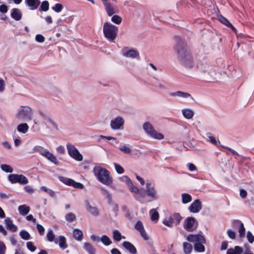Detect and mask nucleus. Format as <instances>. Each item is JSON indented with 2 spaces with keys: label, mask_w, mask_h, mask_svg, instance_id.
<instances>
[{
  "label": "nucleus",
  "mask_w": 254,
  "mask_h": 254,
  "mask_svg": "<svg viewBox=\"0 0 254 254\" xmlns=\"http://www.w3.org/2000/svg\"><path fill=\"white\" fill-rule=\"evenodd\" d=\"M184 228L188 232H192L197 227V222L193 217H188L184 221Z\"/></svg>",
  "instance_id": "1a4fd4ad"
},
{
  "label": "nucleus",
  "mask_w": 254,
  "mask_h": 254,
  "mask_svg": "<svg viewBox=\"0 0 254 254\" xmlns=\"http://www.w3.org/2000/svg\"><path fill=\"white\" fill-rule=\"evenodd\" d=\"M19 235L22 239L25 240H28L31 238L30 234L26 230H21L19 233Z\"/></svg>",
  "instance_id": "ea45409f"
},
{
  "label": "nucleus",
  "mask_w": 254,
  "mask_h": 254,
  "mask_svg": "<svg viewBox=\"0 0 254 254\" xmlns=\"http://www.w3.org/2000/svg\"><path fill=\"white\" fill-rule=\"evenodd\" d=\"M113 164L114 165L116 172L118 174H121L124 172V169L120 165L117 163H114Z\"/></svg>",
  "instance_id": "8fccbe9b"
},
{
  "label": "nucleus",
  "mask_w": 254,
  "mask_h": 254,
  "mask_svg": "<svg viewBox=\"0 0 254 254\" xmlns=\"http://www.w3.org/2000/svg\"><path fill=\"white\" fill-rule=\"evenodd\" d=\"M10 16L15 20L19 21L22 18V13L19 9L13 8L11 10Z\"/></svg>",
  "instance_id": "f3484780"
},
{
  "label": "nucleus",
  "mask_w": 254,
  "mask_h": 254,
  "mask_svg": "<svg viewBox=\"0 0 254 254\" xmlns=\"http://www.w3.org/2000/svg\"><path fill=\"white\" fill-rule=\"evenodd\" d=\"M182 114L185 118L190 119L194 115V112L190 109H184L182 110Z\"/></svg>",
  "instance_id": "cd10ccee"
},
{
  "label": "nucleus",
  "mask_w": 254,
  "mask_h": 254,
  "mask_svg": "<svg viewBox=\"0 0 254 254\" xmlns=\"http://www.w3.org/2000/svg\"><path fill=\"white\" fill-rule=\"evenodd\" d=\"M174 39L176 43L174 49L178 60L186 68H192L194 62L185 40L177 36H175Z\"/></svg>",
  "instance_id": "f257e3e1"
},
{
  "label": "nucleus",
  "mask_w": 254,
  "mask_h": 254,
  "mask_svg": "<svg viewBox=\"0 0 254 254\" xmlns=\"http://www.w3.org/2000/svg\"><path fill=\"white\" fill-rule=\"evenodd\" d=\"M63 5L61 3H56L55 6L52 7V9L56 12H60L63 9Z\"/></svg>",
  "instance_id": "603ef678"
},
{
  "label": "nucleus",
  "mask_w": 254,
  "mask_h": 254,
  "mask_svg": "<svg viewBox=\"0 0 254 254\" xmlns=\"http://www.w3.org/2000/svg\"><path fill=\"white\" fill-rule=\"evenodd\" d=\"M39 115L42 117L44 119L46 120L50 124H51L53 127L56 130L59 129L58 125L51 118L50 116L47 113H44L41 111L39 112Z\"/></svg>",
  "instance_id": "dca6fc26"
},
{
  "label": "nucleus",
  "mask_w": 254,
  "mask_h": 254,
  "mask_svg": "<svg viewBox=\"0 0 254 254\" xmlns=\"http://www.w3.org/2000/svg\"><path fill=\"white\" fill-rule=\"evenodd\" d=\"M83 248L88 252L89 254H95V249L91 244L88 242H85L83 244Z\"/></svg>",
  "instance_id": "5701e85b"
},
{
  "label": "nucleus",
  "mask_w": 254,
  "mask_h": 254,
  "mask_svg": "<svg viewBox=\"0 0 254 254\" xmlns=\"http://www.w3.org/2000/svg\"><path fill=\"white\" fill-rule=\"evenodd\" d=\"M8 8L5 4H1L0 5V12L2 13H5L7 12Z\"/></svg>",
  "instance_id": "0e129e2a"
},
{
  "label": "nucleus",
  "mask_w": 254,
  "mask_h": 254,
  "mask_svg": "<svg viewBox=\"0 0 254 254\" xmlns=\"http://www.w3.org/2000/svg\"><path fill=\"white\" fill-rule=\"evenodd\" d=\"M206 135L208 138L207 140L212 144L218 146V144L220 143L219 140L217 141L215 137L211 135V133L210 132L206 133Z\"/></svg>",
  "instance_id": "c85d7f7f"
},
{
  "label": "nucleus",
  "mask_w": 254,
  "mask_h": 254,
  "mask_svg": "<svg viewBox=\"0 0 254 254\" xmlns=\"http://www.w3.org/2000/svg\"><path fill=\"white\" fill-rule=\"evenodd\" d=\"M26 246L27 249L32 252H34L36 249V247L34 246L33 243L32 242H27L26 243Z\"/></svg>",
  "instance_id": "6e6d98bb"
},
{
  "label": "nucleus",
  "mask_w": 254,
  "mask_h": 254,
  "mask_svg": "<svg viewBox=\"0 0 254 254\" xmlns=\"http://www.w3.org/2000/svg\"><path fill=\"white\" fill-rule=\"evenodd\" d=\"M29 127L26 123H22L19 125L17 127V129L19 132L26 133L28 130Z\"/></svg>",
  "instance_id": "7c9ffc66"
},
{
  "label": "nucleus",
  "mask_w": 254,
  "mask_h": 254,
  "mask_svg": "<svg viewBox=\"0 0 254 254\" xmlns=\"http://www.w3.org/2000/svg\"><path fill=\"white\" fill-rule=\"evenodd\" d=\"M219 21L222 24H224L228 27H230L232 29V30L236 34L237 33V29L235 27H234L232 24L224 17L221 15L219 17Z\"/></svg>",
  "instance_id": "412c9836"
},
{
  "label": "nucleus",
  "mask_w": 254,
  "mask_h": 254,
  "mask_svg": "<svg viewBox=\"0 0 254 254\" xmlns=\"http://www.w3.org/2000/svg\"><path fill=\"white\" fill-rule=\"evenodd\" d=\"M44 157L54 163L55 164H58V161L56 157L53 154L50 153L49 151H48L47 153L45 154V156Z\"/></svg>",
  "instance_id": "72a5a7b5"
},
{
  "label": "nucleus",
  "mask_w": 254,
  "mask_h": 254,
  "mask_svg": "<svg viewBox=\"0 0 254 254\" xmlns=\"http://www.w3.org/2000/svg\"><path fill=\"white\" fill-rule=\"evenodd\" d=\"M30 207L25 204L21 205L18 207L19 213L23 216L27 215L30 211Z\"/></svg>",
  "instance_id": "393cba45"
},
{
  "label": "nucleus",
  "mask_w": 254,
  "mask_h": 254,
  "mask_svg": "<svg viewBox=\"0 0 254 254\" xmlns=\"http://www.w3.org/2000/svg\"><path fill=\"white\" fill-rule=\"evenodd\" d=\"M163 223L168 227H172L173 223V218L172 216H169L168 219H165Z\"/></svg>",
  "instance_id": "c03bdc74"
},
{
  "label": "nucleus",
  "mask_w": 254,
  "mask_h": 254,
  "mask_svg": "<svg viewBox=\"0 0 254 254\" xmlns=\"http://www.w3.org/2000/svg\"><path fill=\"white\" fill-rule=\"evenodd\" d=\"M120 180L122 182L125 183L127 187L132 183L130 178L127 176H124L121 177Z\"/></svg>",
  "instance_id": "864d4df0"
},
{
  "label": "nucleus",
  "mask_w": 254,
  "mask_h": 254,
  "mask_svg": "<svg viewBox=\"0 0 254 254\" xmlns=\"http://www.w3.org/2000/svg\"><path fill=\"white\" fill-rule=\"evenodd\" d=\"M239 236L241 238H243L245 236V228L243 223L241 224V225L239 226Z\"/></svg>",
  "instance_id": "5fc2aeb1"
},
{
  "label": "nucleus",
  "mask_w": 254,
  "mask_h": 254,
  "mask_svg": "<svg viewBox=\"0 0 254 254\" xmlns=\"http://www.w3.org/2000/svg\"><path fill=\"white\" fill-rule=\"evenodd\" d=\"M25 2L32 10L36 9L41 3L40 0H25Z\"/></svg>",
  "instance_id": "6ab92c4d"
},
{
  "label": "nucleus",
  "mask_w": 254,
  "mask_h": 254,
  "mask_svg": "<svg viewBox=\"0 0 254 254\" xmlns=\"http://www.w3.org/2000/svg\"><path fill=\"white\" fill-rule=\"evenodd\" d=\"M60 180L63 182L64 184L72 186V184L74 182V180L71 179L67 178L65 177H61Z\"/></svg>",
  "instance_id": "79ce46f5"
},
{
  "label": "nucleus",
  "mask_w": 254,
  "mask_h": 254,
  "mask_svg": "<svg viewBox=\"0 0 254 254\" xmlns=\"http://www.w3.org/2000/svg\"><path fill=\"white\" fill-rule=\"evenodd\" d=\"M198 69L204 73H207L208 74L212 73V67L208 63L205 62H199L197 64Z\"/></svg>",
  "instance_id": "2eb2a0df"
},
{
  "label": "nucleus",
  "mask_w": 254,
  "mask_h": 254,
  "mask_svg": "<svg viewBox=\"0 0 254 254\" xmlns=\"http://www.w3.org/2000/svg\"><path fill=\"white\" fill-rule=\"evenodd\" d=\"M187 240L189 242L194 243V249L197 252H204L205 247L203 244L205 243V238L200 234H189L187 237Z\"/></svg>",
  "instance_id": "20e7f679"
},
{
  "label": "nucleus",
  "mask_w": 254,
  "mask_h": 254,
  "mask_svg": "<svg viewBox=\"0 0 254 254\" xmlns=\"http://www.w3.org/2000/svg\"><path fill=\"white\" fill-rule=\"evenodd\" d=\"M233 251L235 254H242L243 252V249L239 246H235Z\"/></svg>",
  "instance_id": "680f3d73"
},
{
  "label": "nucleus",
  "mask_w": 254,
  "mask_h": 254,
  "mask_svg": "<svg viewBox=\"0 0 254 254\" xmlns=\"http://www.w3.org/2000/svg\"><path fill=\"white\" fill-rule=\"evenodd\" d=\"M118 31V27L106 22L104 23L103 32L105 37L110 42L115 43Z\"/></svg>",
  "instance_id": "39448f33"
},
{
  "label": "nucleus",
  "mask_w": 254,
  "mask_h": 254,
  "mask_svg": "<svg viewBox=\"0 0 254 254\" xmlns=\"http://www.w3.org/2000/svg\"><path fill=\"white\" fill-rule=\"evenodd\" d=\"M121 54L127 58L139 59L140 58L139 53L136 49H129L127 47H125L122 49Z\"/></svg>",
  "instance_id": "9b49d317"
},
{
  "label": "nucleus",
  "mask_w": 254,
  "mask_h": 254,
  "mask_svg": "<svg viewBox=\"0 0 254 254\" xmlns=\"http://www.w3.org/2000/svg\"><path fill=\"white\" fill-rule=\"evenodd\" d=\"M124 120L121 116H118L110 122V127L113 130H120L123 128Z\"/></svg>",
  "instance_id": "f8f14e48"
},
{
  "label": "nucleus",
  "mask_w": 254,
  "mask_h": 254,
  "mask_svg": "<svg viewBox=\"0 0 254 254\" xmlns=\"http://www.w3.org/2000/svg\"><path fill=\"white\" fill-rule=\"evenodd\" d=\"M115 3H107L104 4L105 9L109 16H111L114 14L119 12L118 7L115 4Z\"/></svg>",
  "instance_id": "ddd939ff"
},
{
  "label": "nucleus",
  "mask_w": 254,
  "mask_h": 254,
  "mask_svg": "<svg viewBox=\"0 0 254 254\" xmlns=\"http://www.w3.org/2000/svg\"><path fill=\"white\" fill-rule=\"evenodd\" d=\"M7 180L11 184L19 183L21 185H26L28 183L27 178L21 174H10L7 177Z\"/></svg>",
  "instance_id": "9d476101"
},
{
  "label": "nucleus",
  "mask_w": 254,
  "mask_h": 254,
  "mask_svg": "<svg viewBox=\"0 0 254 254\" xmlns=\"http://www.w3.org/2000/svg\"><path fill=\"white\" fill-rule=\"evenodd\" d=\"M158 199L157 191L151 183H146V189L141 188L140 198H136L141 203H145Z\"/></svg>",
  "instance_id": "f03ea898"
},
{
  "label": "nucleus",
  "mask_w": 254,
  "mask_h": 254,
  "mask_svg": "<svg viewBox=\"0 0 254 254\" xmlns=\"http://www.w3.org/2000/svg\"><path fill=\"white\" fill-rule=\"evenodd\" d=\"M170 95L172 96H178L183 98H188L191 97V95L190 93L180 91L172 92L170 93Z\"/></svg>",
  "instance_id": "a878e982"
},
{
  "label": "nucleus",
  "mask_w": 254,
  "mask_h": 254,
  "mask_svg": "<svg viewBox=\"0 0 254 254\" xmlns=\"http://www.w3.org/2000/svg\"><path fill=\"white\" fill-rule=\"evenodd\" d=\"M65 219L68 222H72L76 220V217L74 213L69 212L66 214Z\"/></svg>",
  "instance_id": "4c0bfd02"
},
{
  "label": "nucleus",
  "mask_w": 254,
  "mask_h": 254,
  "mask_svg": "<svg viewBox=\"0 0 254 254\" xmlns=\"http://www.w3.org/2000/svg\"><path fill=\"white\" fill-rule=\"evenodd\" d=\"M33 150L34 152H39L41 155H42L43 156H45V154L47 153L48 151L47 149H46L44 148L43 147L38 145L35 146L33 148Z\"/></svg>",
  "instance_id": "2f4dec72"
},
{
  "label": "nucleus",
  "mask_w": 254,
  "mask_h": 254,
  "mask_svg": "<svg viewBox=\"0 0 254 254\" xmlns=\"http://www.w3.org/2000/svg\"><path fill=\"white\" fill-rule=\"evenodd\" d=\"M227 234L229 238L232 239H234L236 238V234L235 232L230 229L227 230Z\"/></svg>",
  "instance_id": "338daca9"
},
{
  "label": "nucleus",
  "mask_w": 254,
  "mask_h": 254,
  "mask_svg": "<svg viewBox=\"0 0 254 254\" xmlns=\"http://www.w3.org/2000/svg\"><path fill=\"white\" fill-rule=\"evenodd\" d=\"M113 239L115 241L119 242L122 239V236L121 233L118 230H115L113 232Z\"/></svg>",
  "instance_id": "58836bf2"
},
{
  "label": "nucleus",
  "mask_w": 254,
  "mask_h": 254,
  "mask_svg": "<svg viewBox=\"0 0 254 254\" xmlns=\"http://www.w3.org/2000/svg\"><path fill=\"white\" fill-rule=\"evenodd\" d=\"M66 148L68 155L74 160L78 161H81L83 160V156L78 150L74 145L70 143H67Z\"/></svg>",
  "instance_id": "6e6552de"
},
{
  "label": "nucleus",
  "mask_w": 254,
  "mask_h": 254,
  "mask_svg": "<svg viewBox=\"0 0 254 254\" xmlns=\"http://www.w3.org/2000/svg\"><path fill=\"white\" fill-rule=\"evenodd\" d=\"M73 238L78 241H81L83 239V233L82 231L79 229L76 228L73 231Z\"/></svg>",
  "instance_id": "b1692460"
},
{
  "label": "nucleus",
  "mask_w": 254,
  "mask_h": 254,
  "mask_svg": "<svg viewBox=\"0 0 254 254\" xmlns=\"http://www.w3.org/2000/svg\"><path fill=\"white\" fill-rule=\"evenodd\" d=\"M1 169L6 173H12L13 172L12 168L7 164H2L0 166Z\"/></svg>",
  "instance_id": "37998d69"
},
{
  "label": "nucleus",
  "mask_w": 254,
  "mask_h": 254,
  "mask_svg": "<svg viewBox=\"0 0 254 254\" xmlns=\"http://www.w3.org/2000/svg\"><path fill=\"white\" fill-rule=\"evenodd\" d=\"M49 8V3L47 0L43 1L41 4L40 10L47 11Z\"/></svg>",
  "instance_id": "a19ab883"
},
{
  "label": "nucleus",
  "mask_w": 254,
  "mask_h": 254,
  "mask_svg": "<svg viewBox=\"0 0 254 254\" xmlns=\"http://www.w3.org/2000/svg\"><path fill=\"white\" fill-rule=\"evenodd\" d=\"M134 228L139 232H141V231L144 230L143 224L142 222L140 220H138L136 222L134 226Z\"/></svg>",
  "instance_id": "49530a36"
},
{
  "label": "nucleus",
  "mask_w": 254,
  "mask_h": 254,
  "mask_svg": "<svg viewBox=\"0 0 254 254\" xmlns=\"http://www.w3.org/2000/svg\"><path fill=\"white\" fill-rule=\"evenodd\" d=\"M100 241L106 246H109L112 244V241L109 237L106 235L102 236L100 238Z\"/></svg>",
  "instance_id": "e433bc0d"
},
{
  "label": "nucleus",
  "mask_w": 254,
  "mask_h": 254,
  "mask_svg": "<svg viewBox=\"0 0 254 254\" xmlns=\"http://www.w3.org/2000/svg\"><path fill=\"white\" fill-rule=\"evenodd\" d=\"M184 253L185 254H190L192 250V245L188 242H184L183 244Z\"/></svg>",
  "instance_id": "c756f323"
},
{
  "label": "nucleus",
  "mask_w": 254,
  "mask_h": 254,
  "mask_svg": "<svg viewBox=\"0 0 254 254\" xmlns=\"http://www.w3.org/2000/svg\"><path fill=\"white\" fill-rule=\"evenodd\" d=\"M35 40L37 42L39 43H43L44 42L45 37L41 34H37L36 35Z\"/></svg>",
  "instance_id": "bf43d9fd"
},
{
  "label": "nucleus",
  "mask_w": 254,
  "mask_h": 254,
  "mask_svg": "<svg viewBox=\"0 0 254 254\" xmlns=\"http://www.w3.org/2000/svg\"><path fill=\"white\" fill-rule=\"evenodd\" d=\"M46 237L48 241L50 242H53L55 236L54 234L53 231L52 229L48 231V233L47 234Z\"/></svg>",
  "instance_id": "de8ad7c7"
},
{
  "label": "nucleus",
  "mask_w": 254,
  "mask_h": 254,
  "mask_svg": "<svg viewBox=\"0 0 254 254\" xmlns=\"http://www.w3.org/2000/svg\"><path fill=\"white\" fill-rule=\"evenodd\" d=\"M173 218L176 220L177 222V225L180 224L181 220L183 218L179 213H174L173 215Z\"/></svg>",
  "instance_id": "4d7b16f0"
},
{
  "label": "nucleus",
  "mask_w": 254,
  "mask_h": 254,
  "mask_svg": "<svg viewBox=\"0 0 254 254\" xmlns=\"http://www.w3.org/2000/svg\"><path fill=\"white\" fill-rule=\"evenodd\" d=\"M119 149L126 154H129L131 153V149L127 145H124Z\"/></svg>",
  "instance_id": "a18cd8bd"
},
{
  "label": "nucleus",
  "mask_w": 254,
  "mask_h": 254,
  "mask_svg": "<svg viewBox=\"0 0 254 254\" xmlns=\"http://www.w3.org/2000/svg\"><path fill=\"white\" fill-rule=\"evenodd\" d=\"M93 172L97 179L103 184L108 186L113 182L110 172L106 169L96 166L93 169Z\"/></svg>",
  "instance_id": "7ed1b4c3"
},
{
  "label": "nucleus",
  "mask_w": 254,
  "mask_h": 254,
  "mask_svg": "<svg viewBox=\"0 0 254 254\" xmlns=\"http://www.w3.org/2000/svg\"><path fill=\"white\" fill-rule=\"evenodd\" d=\"M123 247L127 250L131 254H136L137 250L135 247L131 243L125 241L122 244Z\"/></svg>",
  "instance_id": "a211bd4d"
},
{
  "label": "nucleus",
  "mask_w": 254,
  "mask_h": 254,
  "mask_svg": "<svg viewBox=\"0 0 254 254\" xmlns=\"http://www.w3.org/2000/svg\"><path fill=\"white\" fill-rule=\"evenodd\" d=\"M33 112L28 106H21L16 115V117L24 121H30L32 119Z\"/></svg>",
  "instance_id": "423d86ee"
},
{
  "label": "nucleus",
  "mask_w": 254,
  "mask_h": 254,
  "mask_svg": "<svg viewBox=\"0 0 254 254\" xmlns=\"http://www.w3.org/2000/svg\"><path fill=\"white\" fill-rule=\"evenodd\" d=\"M59 245L60 247L63 250H64L67 247V245L66 243V239L64 236H59Z\"/></svg>",
  "instance_id": "473e14b6"
},
{
  "label": "nucleus",
  "mask_w": 254,
  "mask_h": 254,
  "mask_svg": "<svg viewBox=\"0 0 254 254\" xmlns=\"http://www.w3.org/2000/svg\"><path fill=\"white\" fill-rule=\"evenodd\" d=\"M4 223L7 229L10 230L12 232H15L17 231V226L13 224L12 221L10 218H6L4 220Z\"/></svg>",
  "instance_id": "aec40b11"
},
{
  "label": "nucleus",
  "mask_w": 254,
  "mask_h": 254,
  "mask_svg": "<svg viewBox=\"0 0 254 254\" xmlns=\"http://www.w3.org/2000/svg\"><path fill=\"white\" fill-rule=\"evenodd\" d=\"M143 128L145 132L150 136L157 139H162L164 135L157 132L153 128L152 125L148 122H145L143 125Z\"/></svg>",
  "instance_id": "0eeeda50"
},
{
  "label": "nucleus",
  "mask_w": 254,
  "mask_h": 254,
  "mask_svg": "<svg viewBox=\"0 0 254 254\" xmlns=\"http://www.w3.org/2000/svg\"><path fill=\"white\" fill-rule=\"evenodd\" d=\"M247 237L249 243H253L254 242V236L250 231L247 232Z\"/></svg>",
  "instance_id": "13d9d810"
},
{
  "label": "nucleus",
  "mask_w": 254,
  "mask_h": 254,
  "mask_svg": "<svg viewBox=\"0 0 254 254\" xmlns=\"http://www.w3.org/2000/svg\"><path fill=\"white\" fill-rule=\"evenodd\" d=\"M149 214L152 221H158L159 218V213L155 209H152L149 211Z\"/></svg>",
  "instance_id": "f704fd0d"
},
{
  "label": "nucleus",
  "mask_w": 254,
  "mask_h": 254,
  "mask_svg": "<svg viewBox=\"0 0 254 254\" xmlns=\"http://www.w3.org/2000/svg\"><path fill=\"white\" fill-rule=\"evenodd\" d=\"M128 188L129 190L131 192H134L135 194H138L139 196L135 197V199L136 198H140V190L141 188L138 189L137 187L134 186L132 182L130 184V185L128 186Z\"/></svg>",
  "instance_id": "bb28decb"
},
{
  "label": "nucleus",
  "mask_w": 254,
  "mask_h": 254,
  "mask_svg": "<svg viewBox=\"0 0 254 254\" xmlns=\"http://www.w3.org/2000/svg\"><path fill=\"white\" fill-rule=\"evenodd\" d=\"M202 209V203L199 199L194 200L188 208L189 210L193 213L199 212Z\"/></svg>",
  "instance_id": "4468645a"
},
{
  "label": "nucleus",
  "mask_w": 254,
  "mask_h": 254,
  "mask_svg": "<svg viewBox=\"0 0 254 254\" xmlns=\"http://www.w3.org/2000/svg\"><path fill=\"white\" fill-rule=\"evenodd\" d=\"M72 187H73L74 188H77V189H82L84 187V186L83 184L80 183H77V182H76L74 181V182L72 184Z\"/></svg>",
  "instance_id": "69168bd1"
},
{
  "label": "nucleus",
  "mask_w": 254,
  "mask_h": 254,
  "mask_svg": "<svg viewBox=\"0 0 254 254\" xmlns=\"http://www.w3.org/2000/svg\"><path fill=\"white\" fill-rule=\"evenodd\" d=\"M1 144L4 148H6L7 149H10L12 148L11 144L7 141L2 142Z\"/></svg>",
  "instance_id": "774afa93"
},
{
  "label": "nucleus",
  "mask_w": 254,
  "mask_h": 254,
  "mask_svg": "<svg viewBox=\"0 0 254 254\" xmlns=\"http://www.w3.org/2000/svg\"><path fill=\"white\" fill-rule=\"evenodd\" d=\"M6 250V247L4 244L0 241V254H4Z\"/></svg>",
  "instance_id": "052dcab7"
},
{
  "label": "nucleus",
  "mask_w": 254,
  "mask_h": 254,
  "mask_svg": "<svg viewBox=\"0 0 254 254\" xmlns=\"http://www.w3.org/2000/svg\"><path fill=\"white\" fill-rule=\"evenodd\" d=\"M41 190L46 192L51 196H54L55 195V192L53 190L49 189L45 186L41 187Z\"/></svg>",
  "instance_id": "3c124183"
},
{
  "label": "nucleus",
  "mask_w": 254,
  "mask_h": 254,
  "mask_svg": "<svg viewBox=\"0 0 254 254\" xmlns=\"http://www.w3.org/2000/svg\"><path fill=\"white\" fill-rule=\"evenodd\" d=\"M192 200L191 196L187 193L182 194V201L184 204H186L190 202Z\"/></svg>",
  "instance_id": "c9c22d12"
},
{
  "label": "nucleus",
  "mask_w": 254,
  "mask_h": 254,
  "mask_svg": "<svg viewBox=\"0 0 254 254\" xmlns=\"http://www.w3.org/2000/svg\"><path fill=\"white\" fill-rule=\"evenodd\" d=\"M85 206L86 209L90 212L92 215L97 216L99 215V211L96 207L91 206L88 200L85 201Z\"/></svg>",
  "instance_id": "4be33fe9"
},
{
  "label": "nucleus",
  "mask_w": 254,
  "mask_h": 254,
  "mask_svg": "<svg viewBox=\"0 0 254 254\" xmlns=\"http://www.w3.org/2000/svg\"><path fill=\"white\" fill-rule=\"evenodd\" d=\"M37 228L38 230V232L39 234L41 235H43L45 232V229L40 224H37Z\"/></svg>",
  "instance_id": "e2e57ef3"
},
{
  "label": "nucleus",
  "mask_w": 254,
  "mask_h": 254,
  "mask_svg": "<svg viewBox=\"0 0 254 254\" xmlns=\"http://www.w3.org/2000/svg\"><path fill=\"white\" fill-rule=\"evenodd\" d=\"M111 21L116 24H119L122 22V18L118 15H114L111 18Z\"/></svg>",
  "instance_id": "09e8293b"
}]
</instances>
